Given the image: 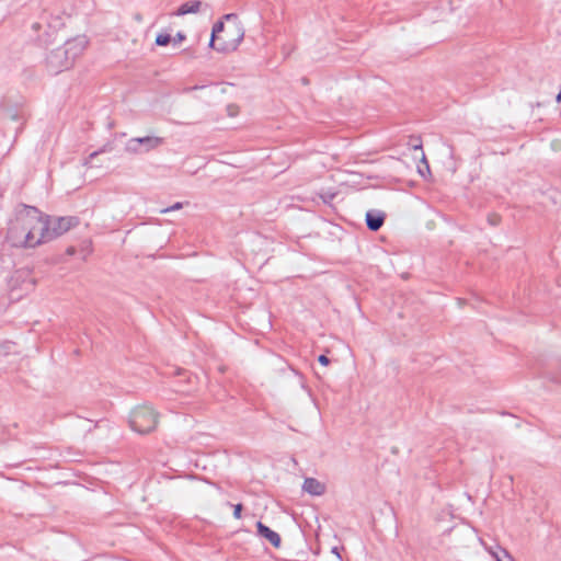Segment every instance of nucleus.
Instances as JSON below:
<instances>
[{"instance_id": "2eb2a0df", "label": "nucleus", "mask_w": 561, "mask_h": 561, "mask_svg": "<svg viewBox=\"0 0 561 561\" xmlns=\"http://www.w3.org/2000/svg\"><path fill=\"white\" fill-rule=\"evenodd\" d=\"M421 163L422 164H420L417 167L419 168V173L424 176V170H426V172H430V165L427 163V160H426L425 154H424L423 151H422Z\"/></svg>"}, {"instance_id": "1a4fd4ad", "label": "nucleus", "mask_w": 561, "mask_h": 561, "mask_svg": "<svg viewBox=\"0 0 561 561\" xmlns=\"http://www.w3.org/2000/svg\"><path fill=\"white\" fill-rule=\"evenodd\" d=\"M205 9H208V4L203 3L199 0H194V1H188V2L181 4L179 7L178 11L175 12V14L179 16H182L185 14H191V13L195 14V13L202 12Z\"/></svg>"}, {"instance_id": "aec40b11", "label": "nucleus", "mask_w": 561, "mask_h": 561, "mask_svg": "<svg viewBox=\"0 0 561 561\" xmlns=\"http://www.w3.org/2000/svg\"><path fill=\"white\" fill-rule=\"evenodd\" d=\"M227 111L230 116H234L238 113V107L236 105L231 104V105H228Z\"/></svg>"}, {"instance_id": "bb28decb", "label": "nucleus", "mask_w": 561, "mask_h": 561, "mask_svg": "<svg viewBox=\"0 0 561 561\" xmlns=\"http://www.w3.org/2000/svg\"><path fill=\"white\" fill-rule=\"evenodd\" d=\"M504 557L507 558L508 561H513L512 557L506 551H504Z\"/></svg>"}, {"instance_id": "7ed1b4c3", "label": "nucleus", "mask_w": 561, "mask_h": 561, "mask_svg": "<svg viewBox=\"0 0 561 561\" xmlns=\"http://www.w3.org/2000/svg\"><path fill=\"white\" fill-rule=\"evenodd\" d=\"M129 424L133 431L147 434L156 428L157 414L149 405H139L131 411Z\"/></svg>"}, {"instance_id": "f8f14e48", "label": "nucleus", "mask_w": 561, "mask_h": 561, "mask_svg": "<svg viewBox=\"0 0 561 561\" xmlns=\"http://www.w3.org/2000/svg\"><path fill=\"white\" fill-rule=\"evenodd\" d=\"M14 343L11 341H1L0 342V357L8 356L13 353Z\"/></svg>"}, {"instance_id": "9d476101", "label": "nucleus", "mask_w": 561, "mask_h": 561, "mask_svg": "<svg viewBox=\"0 0 561 561\" xmlns=\"http://www.w3.org/2000/svg\"><path fill=\"white\" fill-rule=\"evenodd\" d=\"M325 489V484L314 478H306L302 483V490L314 496L324 494Z\"/></svg>"}, {"instance_id": "39448f33", "label": "nucleus", "mask_w": 561, "mask_h": 561, "mask_svg": "<svg viewBox=\"0 0 561 561\" xmlns=\"http://www.w3.org/2000/svg\"><path fill=\"white\" fill-rule=\"evenodd\" d=\"M164 144V138L158 136H145L130 138L125 150L133 154H141L152 151Z\"/></svg>"}, {"instance_id": "6ab92c4d", "label": "nucleus", "mask_w": 561, "mask_h": 561, "mask_svg": "<svg viewBox=\"0 0 561 561\" xmlns=\"http://www.w3.org/2000/svg\"><path fill=\"white\" fill-rule=\"evenodd\" d=\"M218 38H220V36H215L213 34L210 36L209 46L214 49H216V47L218 46Z\"/></svg>"}, {"instance_id": "2f4dec72", "label": "nucleus", "mask_w": 561, "mask_h": 561, "mask_svg": "<svg viewBox=\"0 0 561 561\" xmlns=\"http://www.w3.org/2000/svg\"><path fill=\"white\" fill-rule=\"evenodd\" d=\"M496 560H497V561H503V560H502V559H500L499 557H496Z\"/></svg>"}, {"instance_id": "f03ea898", "label": "nucleus", "mask_w": 561, "mask_h": 561, "mask_svg": "<svg viewBox=\"0 0 561 561\" xmlns=\"http://www.w3.org/2000/svg\"><path fill=\"white\" fill-rule=\"evenodd\" d=\"M226 21H232L233 23L227 27L225 34L218 38L217 51L231 53L237 50L244 38V27L238 21V16L234 13H228L224 15Z\"/></svg>"}, {"instance_id": "ddd939ff", "label": "nucleus", "mask_w": 561, "mask_h": 561, "mask_svg": "<svg viewBox=\"0 0 561 561\" xmlns=\"http://www.w3.org/2000/svg\"><path fill=\"white\" fill-rule=\"evenodd\" d=\"M226 30H227V27H225L224 22L218 21L214 24L211 34L215 36H221L220 34L222 33V35H224Z\"/></svg>"}, {"instance_id": "7c9ffc66", "label": "nucleus", "mask_w": 561, "mask_h": 561, "mask_svg": "<svg viewBox=\"0 0 561 561\" xmlns=\"http://www.w3.org/2000/svg\"><path fill=\"white\" fill-rule=\"evenodd\" d=\"M203 88H204V87H197V85H196V87H193V88H191V89H192V90H197V89H203Z\"/></svg>"}, {"instance_id": "cd10ccee", "label": "nucleus", "mask_w": 561, "mask_h": 561, "mask_svg": "<svg viewBox=\"0 0 561 561\" xmlns=\"http://www.w3.org/2000/svg\"><path fill=\"white\" fill-rule=\"evenodd\" d=\"M39 27H41L39 23H34V24H33V28H34L35 31H37Z\"/></svg>"}, {"instance_id": "20e7f679", "label": "nucleus", "mask_w": 561, "mask_h": 561, "mask_svg": "<svg viewBox=\"0 0 561 561\" xmlns=\"http://www.w3.org/2000/svg\"><path fill=\"white\" fill-rule=\"evenodd\" d=\"M79 225L78 217L66 216L49 220L45 216V229L43 230V243L54 240Z\"/></svg>"}, {"instance_id": "f257e3e1", "label": "nucleus", "mask_w": 561, "mask_h": 561, "mask_svg": "<svg viewBox=\"0 0 561 561\" xmlns=\"http://www.w3.org/2000/svg\"><path fill=\"white\" fill-rule=\"evenodd\" d=\"M45 216L31 206L16 209L8 225L7 241L16 248H35L43 243Z\"/></svg>"}, {"instance_id": "4468645a", "label": "nucleus", "mask_w": 561, "mask_h": 561, "mask_svg": "<svg viewBox=\"0 0 561 561\" xmlns=\"http://www.w3.org/2000/svg\"><path fill=\"white\" fill-rule=\"evenodd\" d=\"M171 42V36L169 34H158L156 37V44L158 46H165Z\"/></svg>"}, {"instance_id": "423d86ee", "label": "nucleus", "mask_w": 561, "mask_h": 561, "mask_svg": "<svg viewBox=\"0 0 561 561\" xmlns=\"http://www.w3.org/2000/svg\"><path fill=\"white\" fill-rule=\"evenodd\" d=\"M47 68L53 73H58L71 67V57L67 55V50L58 47L49 53L46 58Z\"/></svg>"}, {"instance_id": "0eeeda50", "label": "nucleus", "mask_w": 561, "mask_h": 561, "mask_svg": "<svg viewBox=\"0 0 561 561\" xmlns=\"http://www.w3.org/2000/svg\"><path fill=\"white\" fill-rule=\"evenodd\" d=\"M87 44L88 42L84 36H78L65 43L62 48L64 50H67V55L71 57V64H73L75 59L83 53Z\"/></svg>"}, {"instance_id": "4be33fe9", "label": "nucleus", "mask_w": 561, "mask_h": 561, "mask_svg": "<svg viewBox=\"0 0 561 561\" xmlns=\"http://www.w3.org/2000/svg\"><path fill=\"white\" fill-rule=\"evenodd\" d=\"M318 362L323 365V366H327L329 363H330V359L325 356V355H320L318 357Z\"/></svg>"}, {"instance_id": "f3484780", "label": "nucleus", "mask_w": 561, "mask_h": 561, "mask_svg": "<svg viewBox=\"0 0 561 561\" xmlns=\"http://www.w3.org/2000/svg\"><path fill=\"white\" fill-rule=\"evenodd\" d=\"M409 146L414 150H422V144L419 139H415V140L411 139L409 141Z\"/></svg>"}, {"instance_id": "9b49d317", "label": "nucleus", "mask_w": 561, "mask_h": 561, "mask_svg": "<svg viewBox=\"0 0 561 561\" xmlns=\"http://www.w3.org/2000/svg\"><path fill=\"white\" fill-rule=\"evenodd\" d=\"M385 216L381 213L368 211L366 214V225L371 231H378L383 225Z\"/></svg>"}, {"instance_id": "a211bd4d", "label": "nucleus", "mask_w": 561, "mask_h": 561, "mask_svg": "<svg viewBox=\"0 0 561 561\" xmlns=\"http://www.w3.org/2000/svg\"><path fill=\"white\" fill-rule=\"evenodd\" d=\"M241 512H242V504H236L233 506V517L237 519L241 518Z\"/></svg>"}, {"instance_id": "6e6552de", "label": "nucleus", "mask_w": 561, "mask_h": 561, "mask_svg": "<svg viewBox=\"0 0 561 561\" xmlns=\"http://www.w3.org/2000/svg\"><path fill=\"white\" fill-rule=\"evenodd\" d=\"M256 529L257 534L265 538L273 547L278 548L280 546V536L262 522L256 523Z\"/></svg>"}, {"instance_id": "a878e982", "label": "nucleus", "mask_w": 561, "mask_h": 561, "mask_svg": "<svg viewBox=\"0 0 561 561\" xmlns=\"http://www.w3.org/2000/svg\"><path fill=\"white\" fill-rule=\"evenodd\" d=\"M9 117H10L12 121H15V119H18V114H16V113H10V114H9Z\"/></svg>"}, {"instance_id": "dca6fc26", "label": "nucleus", "mask_w": 561, "mask_h": 561, "mask_svg": "<svg viewBox=\"0 0 561 561\" xmlns=\"http://www.w3.org/2000/svg\"><path fill=\"white\" fill-rule=\"evenodd\" d=\"M183 207V204L178 202L175 204H173L172 206L168 207V208H164L161 210L162 214H167V213H170V211H173V210H179Z\"/></svg>"}, {"instance_id": "b1692460", "label": "nucleus", "mask_w": 561, "mask_h": 561, "mask_svg": "<svg viewBox=\"0 0 561 561\" xmlns=\"http://www.w3.org/2000/svg\"><path fill=\"white\" fill-rule=\"evenodd\" d=\"M104 150H100V151H94L92 152L90 156H89V159L84 162V165H87L89 163V161L93 158H95L100 152H103Z\"/></svg>"}, {"instance_id": "412c9836", "label": "nucleus", "mask_w": 561, "mask_h": 561, "mask_svg": "<svg viewBox=\"0 0 561 561\" xmlns=\"http://www.w3.org/2000/svg\"><path fill=\"white\" fill-rule=\"evenodd\" d=\"M184 39H185V35L183 33L179 32L176 34V36L173 38V43L174 44H179V43H181Z\"/></svg>"}, {"instance_id": "393cba45", "label": "nucleus", "mask_w": 561, "mask_h": 561, "mask_svg": "<svg viewBox=\"0 0 561 561\" xmlns=\"http://www.w3.org/2000/svg\"><path fill=\"white\" fill-rule=\"evenodd\" d=\"M489 220L492 225H496L497 224V220H499V217L497 216H490L489 217Z\"/></svg>"}, {"instance_id": "c756f323", "label": "nucleus", "mask_w": 561, "mask_h": 561, "mask_svg": "<svg viewBox=\"0 0 561 561\" xmlns=\"http://www.w3.org/2000/svg\"><path fill=\"white\" fill-rule=\"evenodd\" d=\"M557 101L561 102V92L557 95Z\"/></svg>"}, {"instance_id": "5701e85b", "label": "nucleus", "mask_w": 561, "mask_h": 561, "mask_svg": "<svg viewBox=\"0 0 561 561\" xmlns=\"http://www.w3.org/2000/svg\"><path fill=\"white\" fill-rule=\"evenodd\" d=\"M331 552H332L333 554H335V556H336V558H337L340 561H342V557H341L340 548H339V547H333V548H332V550H331Z\"/></svg>"}, {"instance_id": "c85d7f7f", "label": "nucleus", "mask_w": 561, "mask_h": 561, "mask_svg": "<svg viewBox=\"0 0 561 561\" xmlns=\"http://www.w3.org/2000/svg\"><path fill=\"white\" fill-rule=\"evenodd\" d=\"M33 285H34V284H33L32 282H28V283L26 284L27 288H32V287H33Z\"/></svg>"}]
</instances>
